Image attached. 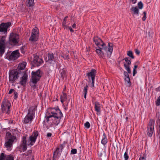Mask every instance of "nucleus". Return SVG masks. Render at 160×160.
<instances>
[{
	"label": "nucleus",
	"mask_w": 160,
	"mask_h": 160,
	"mask_svg": "<svg viewBox=\"0 0 160 160\" xmlns=\"http://www.w3.org/2000/svg\"><path fill=\"white\" fill-rule=\"evenodd\" d=\"M51 113L52 115L48 116L46 118L47 122L52 120V123L58 125L60 122L61 118L63 117V114L58 108H52Z\"/></svg>",
	"instance_id": "1"
},
{
	"label": "nucleus",
	"mask_w": 160,
	"mask_h": 160,
	"mask_svg": "<svg viewBox=\"0 0 160 160\" xmlns=\"http://www.w3.org/2000/svg\"><path fill=\"white\" fill-rule=\"evenodd\" d=\"M93 39L95 44L100 49H104L107 53V57L109 58L113 51L112 44L110 43H108V48L106 46V45L101 39L98 38V37H94L93 38Z\"/></svg>",
	"instance_id": "2"
},
{
	"label": "nucleus",
	"mask_w": 160,
	"mask_h": 160,
	"mask_svg": "<svg viewBox=\"0 0 160 160\" xmlns=\"http://www.w3.org/2000/svg\"><path fill=\"white\" fill-rule=\"evenodd\" d=\"M42 76V72L40 69H38L35 72L32 71V82L30 85L32 87L36 86L35 84L39 81Z\"/></svg>",
	"instance_id": "3"
},
{
	"label": "nucleus",
	"mask_w": 160,
	"mask_h": 160,
	"mask_svg": "<svg viewBox=\"0 0 160 160\" xmlns=\"http://www.w3.org/2000/svg\"><path fill=\"white\" fill-rule=\"evenodd\" d=\"M20 71L16 69H13L9 72V81L12 83H14L17 81L19 77L21 74Z\"/></svg>",
	"instance_id": "4"
},
{
	"label": "nucleus",
	"mask_w": 160,
	"mask_h": 160,
	"mask_svg": "<svg viewBox=\"0 0 160 160\" xmlns=\"http://www.w3.org/2000/svg\"><path fill=\"white\" fill-rule=\"evenodd\" d=\"M19 35L17 33H12L10 34L8 42L10 44L13 45H17L19 42Z\"/></svg>",
	"instance_id": "5"
},
{
	"label": "nucleus",
	"mask_w": 160,
	"mask_h": 160,
	"mask_svg": "<svg viewBox=\"0 0 160 160\" xmlns=\"http://www.w3.org/2000/svg\"><path fill=\"white\" fill-rule=\"evenodd\" d=\"M155 121L153 119L150 120L147 126V134L150 137H151L153 132Z\"/></svg>",
	"instance_id": "6"
},
{
	"label": "nucleus",
	"mask_w": 160,
	"mask_h": 160,
	"mask_svg": "<svg viewBox=\"0 0 160 160\" xmlns=\"http://www.w3.org/2000/svg\"><path fill=\"white\" fill-rule=\"evenodd\" d=\"M39 37V32L37 28H33L32 30L31 35L29 38V41L31 42H36L38 40Z\"/></svg>",
	"instance_id": "7"
},
{
	"label": "nucleus",
	"mask_w": 160,
	"mask_h": 160,
	"mask_svg": "<svg viewBox=\"0 0 160 160\" xmlns=\"http://www.w3.org/2000/svg\"><path fill=\"white\" fill-rule=\"evenodd\" d=\"M11 104L8 101H3L1 105L2 112L6 113H9L10 111Z\"/></svg>",
	"instance_id": "8"
},
{
	"label": "nucleus",
	"mask_w": 160,
	"mask_h": 160,
	"mask_svg": "<svg viewBox=\"0 0 160 160\" xmlns=\"http://www.w3.org/2000/svg\"><path fill=\"white\" fill-rule=\"evenodd\" d=\"M38 134V131L33 132L32 133V134L29 137V141L27 143L28 145L32 146L34 144L36 141Z\"/></svg>",
	"instance_id": "9"
},
{
	"label": "nucleus",
	"mask_w": 160,
	"mask_h": 160,
	"mask_svg": "<svg viewBox=\"0 0 160 160\" xmlns=\"http://www.w3.org/2000/svg\"><path fill=\"white\" fill-rule=\"evenodd\" d=\"M33 115L34 113L32 110L28 111V114L24 118L23 123L25 124L31 123L33 119Z\"/></svg>",
	"instance_id": "10"
},
{
	"label": "nucleus",
	"mask_w": 160,
	"mask_h": 160,
	"mask_svg": "<svg viewBox=\"0 0 160 160\" xmlns=\"http://www.w3.org/2000/svg\"><path fill=\"white\" fill-rule=\"evenodd\" d=\"M42 59L37 55H34L33 59L32 62L33 67H38L43 63Z\"/></svg>",
	"instance_id": "11"
},
{
	"label": "nucleus",
	"mask_w": 160,
	"mask_h": 160,
	"mask_svg": "<svg viewBox=\"0 0 160 160\" xmlns=\"http://www.w3.org/2000/svg\"><path fill=\"white\" fill-rule=\"evenodd\" d=\"M4 36H2L0 39V56H2L5 51L6 41Z\"/></svg>",
	"instance_id": "12"
},
{
	"label": "nucleus",
	"mask_w": 160,
	"mask_h": 160,
	"mask_svg": "<svg viewBox=\"0 0 160 160\" xmlns=\"http://www.w3.org/2000/svg\"><path fill=\"white\" fill-rule=\"evenodd\" d=\"M11 23L10 22L7 23L2 22L0 25V32L4 33H7V29L11 25Z\"/></svg>",
	"instance_id": "13"
},
{
	"label": "nucleus",
	"mask_w": 160,
	"mask_h": 160,
	"mask_svg": "<svg viewBox=\"0 0 160 160\" xmlns=\"http://www.w3.org/2000/svg\"><path fill=\"white\" fill-rule=\"evenodd\" d=\"M20 56L18 50H16L12 52L8 57L9 60H14L18 58Z\"/></svg>",
	"instance_id": "14"
},
{
	"label": "nucleus",
	"mask_w": 160,
	"mask_h": 160,
	"mask_svg": "<svg viewBox=\"0 0 160 160\" xmlns=\"http://www.w3.org/2000/svg\"><path fill=\"white\" fill-rule=\"evenodd\" d=\"M26 135L23 136L22 138V143L20 145L21 147L22 148V150L25 151L26 150L27 147V146Z\"/></svg>",
	"instance_id": "15"
},
{
	"label": "nucleus",
	"mask_w": 160,
	"mask_h": 160,
	"mask_svg": "<svg viewBox=\"0 0 160 160\" xmlns=\"http://www.w3.org/2000/svg\"><path fill=\"white\" fill-rule=\"evenodd\" d=\"M97 72L96 70L94 69L91 70L90 72L87 73V76L89 78H91L92 81H94L95 79V76Z\"/></svg>",
	"instance_id": "16"
},
{
	"label": "nucleus",
	"mask_w": 160,
	"mask_h": 160,
	"mask_svg": "<svg viewBox=\"0 0 160 160\" xmlns=\"http://www.w3.org/2000/svg\"><path fill=\"white\" fill-rule=\"evenodd\" d=\"M13 138H11L8 139L5 142V146L7 148H11L12 146V143L14 141Z\"/></svg>",
	"instance_id": "17"
},
{
	"label": "nucleus",
	"mask_w": 160,
	"mask_h": 160,
	"mask_svg": "<svg viewBox=\"0 0 160 160\" xmlns=\"http://www.w3.org/2000/svg\"><path fill=\"white\" fill-rule=\"evenodd\" d=\"M28 78V75L24 73L23 76L21 78L20 83L22 86H25L26 84Z\"/></svg>",
	"instance_id": "18"
},
{
	"label": "nucleus",
	"mask_w": 160,
	"mask_h": 160,
	"mask_svg": "<svg viewBox=\"0 0 160 160\" xmlns=\"http://www.w3.org/2000/svg\"><path fill=\"white\" fill-rule=\"evenodd\" d=\"M26 66V64L25 63H21L19 66H18L17 68L16 69L18 70V71H20V74L22 75L24 72L23 71L24 69L25 68Z\"/></svg>",
	"instance_id": "19"
},
{
	"label": "nucleus",
	"mask_w": 160,
	"mask_h": 160,
	"mask_svg": "<svg viewBox=\"0 0 160 160\" xmlns=\"http://www.w3.org/2000/svg\"><path fill=\"white\" fill-rule=\"evenodd\" d=\"M102 50H104L103 49H101L99 48L96 49V52L100 58H103L105 57V54L103 52Z\"/></svg>",
	"instance_id": "20"
},
{
	"label": "nucleus",
	"mask_w": 160,
	"mask_h": 160,
	"mask_svg": "<svg viewBox=\"0 0 160 160\" xmlns=\"http://www.w3.org/2000/svg\"><path fill=\"white\" fill-rule=\"evenodd\" d=\"M48 59L47 61L46 60V61L47 62H48L50 63H51L52 61L54 60V55L53 53H48Z\"/></svg>",
	"instance_id": "21"
},
{
	"label": "nucleus",
	"mask_w": 160,
	"mask_h": 160,
	"mask_svg": "<svg viewBox=\"0 0 160 160\" xmlns=\"http://www.w3.org/2000/svg\"><path fill=\"white\" fill-rule=\"evenodd\" d=\"M59 72L62 79L66 77V69H65L64 68H61L59 71Z\"/></svg>",
	"instance_id": "22"
},
{
	"label": "nucleus",
	"mask_w": 160,
	"mask_h": 160,
	"mask_svg": "<svg viewBox=\"0 0 160 160\" xmlns=\"http://www.w3.org/2000/svg\"><path fill=\"white\" fill-rule=\"evenodd\" d=\"M95 110L97 112H100V103L97 102L95 103Z\"/></svg>",
	"instance_id": "23"
},
{
	"label": "nucleus",
	"mask_w": 160,
	"mask_h": 160,
	"mask_svg": "<svg viewBox=\"0 0 160 160\" xmlns=\"http://www.w3.org/2000/svg\"><path fill=\"white\" fill-rule=\"evenodd\" d=\"M103 137L101 140V143L102 144L105 145L107 143L108 139L107 138V136L104 132H103Z\"/></svg>",
	"instance_id": "24"
},
{
	"label": "nucleus",
	"mask_w": 160,
	"mask_h": 160,
	"mask_svg": "<svg viewBox=\"0 0 160 160\" xmlns=\"http://www.w3.org/2000/svg\"><path fill=\"white\" fill-rule=\"evenodd\" d=\"M131 10L132 12V14L138 15L139 10L137 7H133L131 8Z\"/></svg>",
	"instance_id": "25"
},
{
	"label": "nucleus",
	"mask_w": 160,
	"mask_h": 160,
	"mask_svg": "<svg viewBox=\"0 0 160 160\" xmlns=\"http://www.w3.org/2000/svg\"><path fill=\"white\" fill-rule=\"evenodd\" d=\"M123 60H124L127 63L126 64L128 65L129 66L131 64L132 60L130 58H125Z\"/></svg>",
	"instance_id": "26"
},
{
	"label": "nucleus",
	"mask_w": 160,
	"mask_h": 160,
	"mask_svg": "<svg viewBox=\"0 0 160 160\" xmlns=\"http://www.w3.org/2000/svg\"><path fill=\"white\" fill-rule=\"evenodd\" d=\"M34 4V0H29L26 3V5L28 7L32 6Z\"/></svg>",
	"instance_id": "27"
},
{
	"label": "nucleus",
	"mask_w": 160,
	"mask_h": 160,
	"mask_svg": "<svg viewBox=\"0 0 160 160\" xmlns=\"http://www.w3.org/2000/svg\"><path fill=\"white\" fill-rule=\"evenodd\" d=\"M123 65L125 69L127 71L128 73H131V70L129 66L128 65L125 63H124Z\"/></svg>",
	"instance_id": "28"
},
{
	"label": "nucleus",
	"mask_w": 160,
	"mask_h": 160,
	"mask_svg": "<svg viewBox=\"0 0 160 160\" xmlns=\"http://www.w3.org/2000/svg\"><path fill=\"white\" fill-rule=\"evenodd\" d=\"M6 160H14V158L11 154L6 155Z\"/></svg>",
	"instance_id": "29"
},
{
	"label": "nucleus",
	"mask_w": 160,
	"mask_h": 160,
	"mask_svg": "<svg viewBox=\"0 0 160 160\" xmlns=\"http://www.w3.org/2000/svg\"><path fill=\"white\" fill-rule=\"evenodd\" d=\"M59 147L58 148H57L56 149V150L55 151H56V152H57V151H58H58L59 150H61V152H62V150L63 149V148L65 147V144L64 143H63L62 144H60L59 145Z\"/></svg>",
	"instance_id": "30"
},
{
	"label": "nucleus",
	"mask_w": 160,
	"mask_h": 160,
	"mask_svg": "<svg viewBox=\"0 0 160 160\" xmlns=\"http://www.w3.org/2000/svg\"><path fill=\"white\" fill-rule=\"evenodd\" d=\"M61 57L63 58L64 59L68 60L69 59V56L67 54H65L64 55H60Z\"/></svg>",
	"instance_id": "31"
},
{
	"label": "nucleus",
	"mask_w": 160,
	"mask_h": 160,
	"mask_svg": "<svg viewBox=\"0 0 160 160\" xmlns=\"http://www.w3.org/2000/svg\"><path fill=\"white\" fill-rule=\"evenodd\" d=\"M6 155L3 153H1L0 155V160H6Z\"/></svg>",
	"instance_id": "32"
},
{
	"label": "nucleus",
	"mask_w": 160,
	"mask_h": 160,
	"mask_svg": "<svg viewBox=\"0 0 160 160\" xmlns=\"http://www.w3.org/2000/svg\"><path fill=\"white\" fill-rule=\"evenodd\" d=\"M128 150L127 149L126 150V151L124 153V157L125 159V160H128L129 158V156L128 155Z\"/></svg>",
	"instance_id": "33"
},
{
	"label": "nucleus",
	"mask_w": 160,
	"mask_h": 160,
	"mask_svg": "<svg viewBox=\"0 0 160 160\" xmlns=\"http://www.w3.org/2000/svg\"><path fill=\"white\" fill-rule=\"evenodd\" d=\"M127 55L131 58L133 59L134 58L132 53V52L131 51H129L127 52Z\"/></svg>",
	"instance_id": "34"
},
{
	"label": "nucleus",
	"mask_w": 160,
	"mask_h": 160,
	"mask_svg": "<svg viewBox=\"0 0 160 160\" xmlns=\"http://www.w3.org/2000/svg\"><path fill=\"white\" fill-rule=\"evenodd\" d=\"M58 153V152H56V151H54L53 152V155L52 157L53 160H56V158H57V156Z\"/></svg>",
	"instance_id": "35"
},
{
	"label": "nucleus",
	"mask_w": 160,
	"mask_h": 160,
	"mask_svg": "<svg viewBox=\"0 0 160 160\" xmlns=\"http://www.w3.org/2000/svg\"><path fill=\"white\" fill-rule=\"evenodd\" d=\"M124 80H125V82H127V83L129 84V86H130L131 83L129 77L124 78Z\"/></svg>",
	"instance_id": "36"
},
{
	"label": "nucleus",
	"mask_w": 160,
	"mask_h": 160,
	"mask_svg": "<svg viewBox=\"0 0 160 160\" xmlns=\"http://www.w3.org/2000/svg\"><path fill=\"white\" fill-rule=\"evenodd\" d=\"M63 94L61 96V98L67 100V94L65 92H62Z\"/></svg>",
	"instance_id": "37"
},
{
	"label": "nucleus",
	"mask_w": 160,
	"mask_h": 160,
	"mask_svg": "<svg viewBox=\"0 0 160 160\" xmlns=\"http://www.w3.org/2000/svg\"><path fill=\"white\" fill-rule=\"evenodd\" d=\"M158 124L157 130L158 132V134H160V119L158 120Z\"/></svg>",
	"instance_id": "38"
},
{
	"label": "nucleus",
	"mask_w": 160,
	"mask_h": 160,
	"mask_svg": "<svg viewBox=\"0 0 160 160\" xmlns=\"http://www.w3.org/2000/svg\"><path fill=\"white\" fill-rule=\"evenodd\" d=\"M6 135L9 138H13L14 139H16V138L15 137L12 136L11 133L10 132H8L6 133Z\"/></svg>",
	"instance_id": "39"
},
{
	"label": "nucleus",
	"mask_w": 160,
	"mask_h": 160,
	"mask_svg": "<svg viewBox=\"0 0 160 160\" xmlns=\"http://www.w3.org/2000/svg\"><path fill=\"white\" fill-rule=\"evenodd\" d=\"M156 105L157 106L160 105V96H159L156 102Z\"/></svg>",
	"instance_id": "40"
},
{
	"label": "nucleus",
	"mask_w": 160,
	"mask_h": 160,
	"mask_svg": "<svg viewBox=\"0 0 160 160\" xmlns=\"http://www.w3.org/2000/svg\"><path fill=\"white\" fill-rule=\"evenodd\" d=\"M138 8L141 9L143 7V4L141 2H140L138 3Z\"/></svg>",
	"instance_id": "41"
},
{
	"label": "nucleus",
	"mask_w": 160,
	"mask_h": 160,
	"mask_svg": "<svg viewBox=\"0 0 160 160\" xmlns=\"http://www.w3.org/2000/svg\"><path fill=\"white\" fill-rule=\"evenodd\" d=\"M84 126L87 128H89L90 127V124L89 122H87L84 124Z\"/></svg>",
	"instance_id": "42"
},
{
	"label": "nucleus",
	"mask_w": 160,
	"mask_h": 160,
	"mask_svg": "<svg viewBox=\"0 0 160 160\" xmlns=\"http://www.w3.org/2000/svg\"><path fill=\"white\" fill-rule=\"evenodd\" d=\"M26 48L25 46H22L20 50L22 53H24L25 52V49Z\"/></svg>",
	"instance_id": "43"
},
{
	"label": "nucleus",
	"mask_w": 160,
	"mask_h": 160,
	"mask_svg": "<svg viewBox=\"0 0 160 160\" xmlns=\"http://www.w3.org/2000/svg\"><path fill=\"white\" fill-rule=\"evenodd\" d=\"M88 86L87 85H86V86L84 87V89H83V92L84 93L87 94V91H88Z\"/></svg>",
	"instance_id": "44"
},
{
	"label": "nucleus",
	"mask_w": 160,
	"mask_h": 160,
	"mask_svg": "<svg viewBox=\"0 0 160 160\" xmlns=\"http://www.w3.org/2000/svg\"><path fill=\"white\" fill-rule=\"evenodd\" d=\"M71 154H75L77 153V150L76 149H72L71 152Z\"/></svg>",
	"instance_id": "45"
},
{
	"label": "nucleus",
	"mask_w": 160,
	"mask_h": 160,
	"mask_svg": "<svg viewBox=\"0 0 160 160\" xmlns=\"http://www.w3.org/2000/svg\"><path fill=\"white\" fill-rule=\"evenodd\" d=\"M143 16L142 18V20L143 21H144L146 20V12L145 11L144 12H143Z\"/></svg>",
	"instance_id": "46"
},
{
	"label": "nucleus",
	"mask_w": 160,
	"mask_h": 160,
	"mask_svg": "<svg viewBox=\"0 0 160 160\" xmlns=\"http://www.w3.org/2000/svg\"><path fill=\"white\" fill-rule=\"evenodd\" d=\"M14 99H16L18 97V93L17 92L15 91V92H14Z\"/></svg>",
	"instance_id": "47"
},
{
	"label": "nucleus",
	"mask_w": 160,
	"mask_h": 160,
	"mask_svg": "<svg viewBox=\"0 0 160 160\" xmlns=\"http://www.w3.org/2000/svg\"><path fill=\"white\" fill-rule=\"evenodd\" d=\"M68 18V16H66L63 20L62 23H64V24H66V21L67 18Z\"/></svg>",
	"instance_id": "48"
},
{
	"label": "nucleus",
	"mask_w": 160,
	"mask_h": 160,
	"mask_svg": "<svg viewBox=\"0 0 160 160\" xmlns=\"http://www.w3.org/2000/svg\"><path fill=\"white\" fill-rule=\"evenodd\" d=\"M137 71L136 69H133V76H134L137 73Z\"/></svg>",
	"instance_id": "49"
},
{
	"label": "nucleus",
	"mask_w": 160,
	"mask_h": 160,
	"mask_svg": "<svg viewBox=\"0 0 160 160\" xmlns=\"http://www.w3.org/2000/svg\"><path fill=\"white\" fill-rule=\"evenodd\" d=\"M15 92V90L14 89H10L8 92V94H11L13 92Z\"/></svg>",
	"instance_id": "50"
},
{
	"label": "nucleus",
	"mask_w": 160,
	"mask_h": 160,
	"mask_svg": "<svg viewBox=\"0 0 160 160\" xmlns=\"http://www.w3.org/2000/svg\"><path fill=\"white\" fill-rule=\"evenodd\" d=\"M137 0H130V2L132 3V4H135L137 2Z\"/></svg>",
	"instance_id": "51"
},
{
	"label": "nucleus",
	"mask_w": 160,
	"mask_h": 160,
	"mask_svg": "<svg viewBox=\"0 0 160 160\" xmlns=\"http://www.w3.org/2000/svg\"><path fill=\"white\" fill-rule=\"evenodd\" d=\"M135 52L138 55H139L140 53V51L138 49H136Z\"/></svg>",
	"instance_id": "52"
},
{
	"label": "nucleus",
	"mask_w": 160,
	"mask_h": 160,
	"mask_svg": "<svg viewBox=\"0 0 160 160\" xmlns=\"http://www.w3.org/2000/svg\"><path fill=\"white\" fill-rule=\"evenodd\" d=\"M62 27L64 28V29L65 28H68V27L66 25V24H64V23H62Z\"/></svg>",
	"instance_id": "53"
},
{
	"label": "nucleus",
	"mask_w": 160,
	"mask_h": 160,
	"mask_svg": "<svg viewBox=\"0 0 160 160\" xmlns=\"http://www.w3.org/2000/svg\"><path fill=\"white\" fill-rule=\"evenodd\" d=\"M139 160H146L145 157L144 156L140 157L139 159Z\"/></svg>",
	"instance_id": "54"
},
{
	"label": "nucleus",
	"mask_w": 160,
	"mask_h": 160,
	"mask_svg": "<svg viewBox=\"0 0 160 160\" xmlns=\"http://www.w3.org/2000/svg\"><path fill=\"white\" fill-rule=\"evenodd\" d=\"M68 29H69V30H70V31L71 32H73V31H74L72 29V28L71 27H68Z\"/></svg>",
	"instance_id": "55"
},
{
	"label": "nucleus",
	"mask_w": 160,
	"mask_h": 160,
	"mask_svg": "<svg viewBox=\"0 0 160 160\" xmlns=\"http://www.w3.org/2000/svg\"><path fill=\"white\" fill-rule=\"evenodd\" d=\"M52 134L51 133H48L47 134V136L48 137H50L51 136Z\"/></svg>",
	"instance_id": "56"
},
{
	"label": "nucleus",
	"mask_w": 160,
	"mask_h": 160,
	"mask_svg": "<svg viewBox=\"0 0 160 160\" xmlns=\"http://www.w3.org/2000/svg\"><path fill=\"white\" fill-rule=\"evenodd\" d=\"M156 90L157 92H160V86L158 88H157L156 89Z\"/></svg>",
	"instance_id": "57"
},
{
	"label": "nucleus",
	"mask_w": 160,
	"mask_h": 160,
	"mask_svg": "<svg viewBox=\"0 0 160 160\" xmlns=\"http://www.w3.org/2000/svg\"><path fill=\"white\" fill-rule=\"evenodd\" d=\"M27 152L29 154L32 153V151L31 150H29L27 151Z\"/></svg>",
	"instance_id": "58"
},
{
	"label": "nucleus",
	"mask_w": 160,
	"mask_h": 160,
	"mask_svg": "<svg viewBox=\"0 0 160 160\" xmlns=\"http://www.w3.org/2000/svg\"><path fill=\"white\" fill-rule=\"evenodd\" d=\"M66 100H65V99H62V98H61V102L63 103V102L64 101H65Z\"/></svg>",
	"instance_id": "59"
},
{
	"label": "nucleus",
	"mask_w": 160,
	"mask_h": 160,
	"mask_svg": "<svg viewBox=\"0 0 160 160\" xmlns=\"http://www.w3.org/2000/svg\"><path fill=\"white\" fill-rule=\"evenodd\" d=\"M24 155L25 156H28L29 154L27 152L24 153Z\"/></svg>",
	"instance_id": "60"
},
{
	"label": "nucleus",
	"mask_w": 160,
	"mask_h": 160,
	"mask_svg": "<svg viewBox=\"0 0 160 160\" xmlns=\"http://www.w3.org/2000/svg\"><path fill=\"white\" fill-rule=\"evenodd\" d=\"M127 74H128V72H127L126 71H124V76L125 75H127Z\"/></svg>",
	"instance_id": "61"
},
{
	"label": "nucleus",
	"mask_w": 160,
	"mask_h": 160,
	"mask_svg": "<svg viewBox=\"0 0 160 160\" xmlns=\"http://www.w3.org/2000/svg\"><path fill=\"white\" fill-rule=\"evenodd\" d=\"M72 27L73 28H75L76 27V24L75 23H74L72 26Z\"/></svg>",
	"instance_id": "62"
},
{
	"label": "nucleus",
	"mask_w": 160,
	"mask_h": 160,
	"mask_svg": "<svg viewBox=\"0 0 160 160\" xmlns=\"http://www.w3.org/2000/svg\"><path fill=\"white\" fill-rule=\"evenodd\" d=\"M137 68H138V65H135L134 66L133 69H137Z\"/></svg>",
	"instance_id": "63"
},
{
	"label": "nucleus",
	"mask_w": 160,
	"mask_h": 160,
	"mask_svg": "<svg viewBox=\"0 0 160 160\" xmlns=\"http://www.w3.org/2000/svg\"><path fill=\"white\" fill-rule=\"evenodd\" d=\"M66 89V87L65 86L63 89L62 92H65V91Z\"/></svg>",
	"instance_id": "64"
}]
</instances>
